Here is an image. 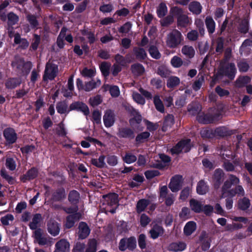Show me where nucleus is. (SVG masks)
I'll return each mask as SVG.
<instances>
[{
	"mask_svg": "<svg viewBox=\"0 0 252 252\" xmlns=\"http://www.w3.org/2000/svg\"><path fill=\"white\" fill-rule=\"evenodd\" d=\"M170 12L177 17V25L179 28H186L192 23L191 19L185 14L183 10L179 7H173Z\"/></svg>",
	"mask_w": 252,
	"mask_h": 252,
	"instance_id": "f257e3e1",
	"label": "nucleus"
},
{
	"mask_svg": "<svg viewBox=\"0 0 252 252\" xmlns=\"http://www.w3.org/2000/svg\"><path fill=\"white\" fill-rule=\"evenodd\" d=\"M104 200L101 205L102 209L106 212L114 213L118 206V195L115 193L103 195Z\"/></svg>",
	"mask_w": 252,
	"mask_h": 252,
	"instance_id": "f03ea898",
	"label": "nucleus"
},
{
	"mask_svg": "<svg viewBox=\"0 0 252 252\" xmlns=\"http://www.w3.org/2000/svg\"><path fill=\"white\" fill-rule=\"evenodd\" d=\"M32 237L34 239V242L37 243L40 246H51L53 242V239L45 234L43 230L41 228H37L33 232Z\"/></svg>",
	"mask_w": 252,
	"mask_h": 252,
	"instance_id": "7ed1b4c3",
	"label": "nucleus"
},
{
	"mask_svg": "<svg viewBox=\"0 0 252 252\" xmlns=\"http://www.w3.org/2000/svg\"><path fill=\"white\" fill-rule=\"evenodd\" d=\"M183 40L181 32L177 30H174L167 35L166 43L168 47L175 48L181 44Z\"/></svg>",
	"mask_w": 252,
	"mask_h": 252,
	"instance_id": "20e7f679",
	"label": "nucleus"
},
{
	"mask_svg": "<svg viewBox=\"0 0 252 252\" xmlns=\"http://www.w3.org/2000/svg\"><path fill=\"white\" fill-rule=\"evenodd\" d=\"M12 65L17 68L20 73L27 75L32 68V65L30 62L25 63L22 59L17 58L12 62Z\"/></svg>",
	"mask_w": 252,
	"mask_h": 252,
	"instance_id": "39448f33",
	"label": "nucleus"
},
{
	"mask_svg": "<svg viewBox=\"0 0 252 252\" xmlns=\"http://www.w3.org/2000/svg\"><path fill=\"white\" fill-rule=\"evenodd\" d=\"M191 147L190 140L187 139L179 142L175 147L171 149L172 154H178L181 152H189Z\"/></svg>",
	"mask_w": 252,
	"mask_h": 252,
	"instance_id": "423d86ee",
	"label": "nucleus"
},
{
	"mask_svg": "<svg viewBox=\"0 0 252 252\" xmlns=\"http://www.w3.org/2000/svg\"><path fill=\"white\" fill-rule=\"evenodd\" d=\"M58 72L57 65L51 63L46 64L43 79L45 81L53 80L56 76Z\"/></svg>",
	"mask_w": 252,
	"mask_h": 252,
	"instance_id": "0eeeda50",
	"label": "nucleus"
},
{
	"mask_svg": "<svg viewBox=\"0 0 252 252\" xmlns=\"http://www.w3.org/2000/svg\"><path fill=\"white\" fill-rule=\"evenodd\" d=\"M159 196L160 198L165 199V203L167 206L172 205L175 200V196L173 194L168 193V189L166 186L160 188Z\"/></svg>",
	"mask_w": 252,
	"mask_h": 252,
	"instance_id": "6e6552de",
	"label": "nucleus"
},
{
	"mask_svg": "<svg viewBox=\"0 0 252 252\" xmlns=\"http://www.w3.org/2000/svg\"><path fill=\"white\" fill-rule=\"evenodd\" d=\"M239 183V179L236 176L230 175L228 179L225 182L222 188V194L221 198L225 197V194L229 190L232 185H236Z\"/></svg>",
	"mask_w": 252,
	"mask_h": 252,
	"instance_id": "1a4fd4ad",
	"label": "nucleus"
},
{
	"mask_svg": "<svg viewBox=\"0 0 252 252\" xmlns=\"http://www.w3.org/2000/svg\"><path fill=\"white\" fill-rule=\"evenodd\" d=\"M182 184V176L176 175L171 178L168 186L172 192H177L181 188Z\"/></svg>",
	"mask_w": 252,
	"mask_h": 252,
	"instance_id": "9d476101",
	"label": "nucleus"
},
{
	"mask_svg": "<svg viewBox=\"0 0 252 252\" xmlns=\"http://www.w3.org/2000/svg\"><path fill=\"white\" fill-rule=\"evenodd\" d=\"M103 120L104 126L107 127H110L112 126L115 121V116L111 110H107L105 111Z\"/></svg>",
	"mask_w": 252,
	"mask_h": 252,
	"instance_id": "9b49d317",
	"label": "nucleus"
},
{
	"mask_svg": "<svg viewBox=\"0 0 252 252\" xmlns=\"http://www.w3.org/2000/svg\"><path fill=\"white\" fill-rule=\"evenodd\" d=\"M47 230L52 236L58 235L60 231V225L55 220H51L47 223Z\"/></svg>",
	"mask_w": 252,
	"mask_h": 252,
	"instance_id": "f8f14e48",
	"label": "nucleus"
},
{
	"mask_svg": "<svg viewBox=\"0 0 252 252\" xmlns=\"http://www.w3.org/2000/svg\"><path fill=\"white\" fill-rule=\"evenodd\" d=\"M70 250V244L65 239H61L55 245L54 252H69Z\"/></svg>",
	"mask_w": 252,
	"mask_h": 252,
	"instance_id": "ddd939ff",
	"label": "nucleus"
},
{
	"mask_svg": "<svg viewBox=\"0 0 252 252\" xmlns=\"http://www.w3.org/2000/svg\"><path fill=\"white\" fill-rule=\"evenodd\" d=\"M70 110L80 111L86 116L88 115L90 113L89 109L87 105L80 102H75L70 104Z\"/></svg>",
	"mask_w": 252,
	"mask_h": 252,
	"instance_id": "4468645a",
	"label": "nucleus"
},
{
	"mask_svg": "<svg viewBox=\"0 0 252 252\" xmlns=\"http://www.w3.org/2000/svg\"><path fill=\"white\" fill-rule=\"evenodd\" d=\"M82 215L80 213H76L73 215H69L66 218V222L65 223V227L66 228H70L72 227L75 222L78 221L81 218Z\"/></svg>",
	"mask_w": 252,
	"mask_h": 252,
	"instance_id": "2eb2a0df",
	"label": "nucleus"
},
{
	"mask_svg": "<svg viewBox=\"0 0 252 252\" xmlns=\"http://www.w3.org/2000/svg\"><path fill=\"white\" fill-rule=\"evenodd\" d=\"M78 236L79 238L83 239L87 237L90 233V229L84 222H81L78 227Z\"/></svg>",
	"mask_w": 252,
	"mask_h": 252,
	"instance_id": "dca6fc26",
	"label": "nucleus"
},
{
	"mask_svg": "<svg viewBox=\"0 0 252 252\" xmlns=\"http://www.w3.org/2000/svg\"><path fill=\"white\" fill-rule=\"evenodd\" d=\"M3 134L6 141L9 144L14 143L17 139L16 134L12 128H6L4 130Z\"/></svg>",
	"mask_w": 252,
	"mask_h": 252,
	"instance_id": "f3484780",
	"label": "nucleus"
},
{
	"mask_svg": "<svg viewBox=\"0 0 252 252\" xmlns=\"http://www.w3.org/2000/svg\"><path fill=\"white\" fill-rule=\"evenodd\" d=\"M74 90L73 75H71L67 81V89L63 90V94L65 97H70L72 95V91Z\"/></svg>",
	"mask_w": 252,
	"mask_h": 252,
	"instance_id": "a211bd4d",
	"label": "nucleus"
},
{
	"mask_svg": "<svg viewBox=\"0 0 252 252\" xmlns=\"http://www.w3.org/2000/svg\"><path fill=\"white\" fill-rule=\"evenodd\" d=\"M182 53L188 58H192L195 55V51L194 48L189 45H184L181 50Z\"/></svg>",
	"mask_w": 252,
	"mask_h": 252,
	"instance_id": "6ab92c4d",
	"label": "nucleus"
},
{
	"mask_svg": "<svg viewBox=\"0 0 252 252\" xmlns=\"http://www.w3.org/2000/svg\"><path fill=\"white\" fill-rule=\"evenodd\" d=\"M164 230L163 228L157 224L155 225L150 230V233L151 237L155 239L163 234Z\"/></svg>",
	"mask_w": 252,
	"mask_h": 252,
	"instance_id": "aec40b11",
	"label": "nucleus"
},
{
	"mask_svg": "<svg viewBox=\"0 0 252 252\" xmlns=\"http://www.w3.org/2000/svg\"><path fill=\"white\" fill-rule=\"evenodd\" d=\"M196 229V224L193 221L187 222L184 228V232L186 236L190 235Z\"/></svg>",
	"mask_w": 252,
	"mask_h": 252,
	"instance_id": "412c9836",
	"label": "nucleus"
},
{
	"mask_svg": "<svg viewBox=\"0 0 252 252\" xmlns=\"http://www.w3.org/2000/svg\"><path fill=\"white\" fill-rule=\"evenodd\" d=\"M186 244L184 242H178L172 243L168 247L169 250L173 252L182 251L186 248Z\"/></svg>",
	"mask_w": 252,
	"mask_h": 252,
	"instance_id": "4be33fe9",
	"label": "nucleus"
},
{
	"mask_svg": "<svg viewBox=\"0 0 252 252\" xmlns=\"http://www.w3.org/2000/svg\"><path fill=\"white\" fill-rule=\"evenodd\" d=\"M236 72V68L234 63H229L224 70V74L230 79H233L234 77Z\"/></svg>",
	"mask_w": 252,
	"mask_h": 252,
	"instance_id": "5701e85b",
	"label": "nucleus"
},
{
	"mask_svg": "<svg viewBox=\"0 0 252 252\" xmlns=\"http://www.w3.org/2000/svg\"><path fill=\"white\" fill-rule=\"evenodd\" d=\"M101 84V81L99 79L93 80L90 82L85 83L84 90L87 92H89L93 89L99 87Z\"/></svg>",
	"mask_w": 252,
	"mask_h": 252,
	"instance_id": "b1692460",
	"label": "nucleus"
},
{
	"mask_svg": "<svg viewBox=\"0 0 252 252\" xmlns=\"http://www.w3.org/2000/svg\"><path fill=\"white\" fill-rule=\"evenodd\" d=\"M42 216L39 214H35L32 219V221L29 224L30 228L32 230H36L37 229L38 224L42 220Z\"/></svg>",
	"mask_w": 252,
	"mask_h": 252,
	"instance_id": "393cba45",
	"label": "nucleus"
},
{
	"mask_svg": "<svg viewBox=\"0 0 252 252\" xmlns=\"http://www.w3.org/2000/svg\"><path fill=\"white\" fill-rule=\"evenodd\" d=\"M198 121L201 123L207 124L214 122L215 118L210 114H202L197 116Z\"/></svg>",
	"mask_w": 252,
	"mask_h": 252,
	"instance_id": "a878e982",
	"label": "nucleus"
},
{
	"mask_svg": "<svg viewBox=\"0 0 252 252\" xmlns=\"http://www.w3.org/2000/svg\"><path fill=\"white\" fill-rule=\"evenodd\" d=\"M196 190L198 194L203 195L208 191V187L204 181L201 180L197 184Z\"/></svg>",
	"mask_w": 252,
	"mask_h": 252,
	"instance_id": "bb28decb",
	"label": "nucleus"
},
{
	"mask_svg": "<svg viewBox=\"0 0 252 252\" xmlns=\"http://www.w3.org/2000/svg\"><path fill=\"white\" fill-rule=\"evenodd\" d=\"M189 8L193 14H199L201 12L202 7L199 2L193 1L189 4Z\"/></svg>",
	"mask_w": 252,
	"mask_h": 252,
	"instance_id": "cd10ccee",
	"label": "nucleus"
},
{
	"mask_svg": "<svg viewBox=\"0 0 252 252\" xmlns=\"http://www.w3.org/2000/svg\"><path fill=\"white\" fill-rule=\"evenodd\" d=\"M174 117L172 115H168L165 119L162 126L163 131H167L174 124Z\"/></svg>",
	"mask_w": 252,
	"mask_h": 252,
	"instance_id": "c85d7f7f",
	"label": "nucleus"
},
{
	"mask_svg": "<svg viewBox=\"0 0 252 252\" xmlns=\"http://www.w3.org/2000/svg\"><path fill=\"white\" fill-rule=\"evenodd\" d=\"M118 135L120 137L124 138H133L134 137L133 131L129 128H122L120 129Z\"/></svg>",
	"mask_w": 252,
	"mask_h": 252,
	"instance_id": "c756f323",
	"label": "nucleus"
},
{
	"mask_svg": "<svg viewBox=\"0 0 252 252\" xmlns=\"http://www.w3.org/2000/svg\"><path fill=\"white\" fill-rule=\"evenodd\" d=\"M21 83V79L19 78H10L5 83L6 88L13 89L19 85Z\"/></svg>",
	"mask_w": 252,
	"mask_h": 252,
	"instance_id": "7c9ffc66",
	"label": "nucleus"
},
{
	"mask_svg": "<svg viewBox=\"0 0 252 252\" xmlns=\"http://www.w3.org/2000/svg\"><path fill=\"white\" fill-rule=\"evenodd\" d=\"M105 157L103 155L100 156L98 159L93 158L92 159V163L99 168L104 167L105 165Z\"/></svg>",
	"mask_w": 252,
	"mask_h": 252,
	"instance_id": "2f4dec72",
	"label": "nucleus"
},
{
	"mask_svg": "<svg viewBox=\"0 0 252 252\" xmlns=\"http://www.w3.org/2000/svg\"><path fill=\"white\" fill-rule=\"evenodd\" d=\"M154 103L156 109L161 113L164 112V107L159 96L156 95L154 97Z\"/></svg>",
	"mask_w": 252,
	"mask_h": 252,
	"instance_id": "473e14b6",
	"label": "nucleus"
},
{
	"mask_svg": "<svg viewBox=\"0 0 252 252\" xmlns=\"http://www.w3.org/2000/svg\"><path fill=\"white\" fill-rule=\"evenodd\" d=\"M67 29L65 28H62L60 33L57 38V43L60 48L63 47V38L65 37Z\"/></svg>",
	"mask_w": 252,
	"mask_h": 252,
	"instance_id": "72a5a7b5",
	"label": "nucleus"
},
{
	"mask_svg": "<svg viewBox=\"0 0 252 252\" xmlns=\"http://www.w3.org/2000/svg\"><path fill=\"white\" fill-rule=\"evenodd\" d=\"M205 24L208 32L210 33H213L215 30V23L213 19L210 17H207Z\"/></svg>",
	"mask_w": 252,
	"mask_h": 252,
	"instance_id": "f704fd0d",
	"label": "nucleus"
},
{
	"mask_svg": "<svg viewBox=\"0 0 252 252\" xmlns=\"http://www.w3.org/2000/svg\"><path fill=\"white\" fill-rule=\"evenodd\" d=\"M57 110L60 114L68 113L71 110L68 109L67 104L65 102H61L57 104L56 106Z\"/></svg>",
	"mask_w": 252,
	"mask_h": 252,
	"instance_id": "c9c22d12",
	"label": "nucleus"
},
{
	"mask_svg": "<svg viewBox=\"0 0 252 252\" xmlns=\"http://www.w3.org/2000/svg\"><path fill=\"white\" fill-rule=\"evenodd\" d=\"M167 12V7L165 3L163 2L160 3L158 6L157 9V12L159 17H162L164 16Z\"/></svg>",
	"mask_w": 252,
	"mask_h": 252,
	"instance_id": "e433bc0d",
	"label": "nucleus"
},
{
	"mask_svg": "<svg viewBox=\"0 0 252 252\" xmlns=\"http://www.w3.org/2000/svg\"><path fill=\"white\" fill-rule=\"evenodd\" d=\"M190 206L192 210L196 213H199L202 211V205L198 201L195 199L190 200Z\"/></svg>",
	"mask_w": 252,
	"mask_h": 252,
	"instance_id": "4c0bfd02",
	"label": "nucleus"
},
{
	"mask_svg": "<svg viewBox=\"0 0 252 252\" xmlns=\"http://www.w3.org/2000/svg\"><path fill=\"white\" fill-rule=\"evenodd\" d=\"M180 79L176 76L169 77L167 81V86L168 88H173L179 84Z\"/></svg>",
	"mask_w": 252,
	"mask_h": 252,
	"instance_id": "58836bf2",
	"label": "nucleus"
},
{
	"mask_svg": "<svg viewBox=\"0 0 252 252\" xmlns=\"http://www.w3.org/2000/svg\"><path fill=\"white\" fill-rule=\"evenodd\" d=\"M201 110V106L197 103H192L188 106V111L192 115L197 114Z\"/></svg>",
	"mask_w": 252,
	"mask_h": 252,
	"instance_id": "ea45409f",
	"label": "nucleus"
},
{
	"mask_svg": "<svg viewBox=\"0 0 252 252\" xmlns=\"http://www.w3.org/2000/svg\"><path fill=\"white\" fill-rule=\"evenodd\" d=\"M149 201L146 199H141L137 204V211L138 213L143 211L149 205Z\"/></svg>",
	"mask_w": 252,
	"mask_h": 252,
	"instance_id": "a19ab883",
	"label": "nucleus"
},
{
	"mask_svg": "<svg viewBox=\"0 0 252 252\" xmlns=\"http://www.w3.org/2000/svg\"><path fill=\"white\" fill-rule=\"evenodd\" d=\"M79 199V194L76 190H72L70 192L68 196L69 201L72 204H76Z\"/></svg>",
	"mask_w": 252,
	"mask_h": 252,
	"instance_id": "79ce46f5",
	"label": "nucleus"
},
{
	"mask_svg": "<svg viewBox=\"0 0 252 252\" xmlns=\"http://www.w3.org/2000/svg\"><path fill=\"white\" fill-rule=\"evenodd\" d=\"M115 59L116 63L120 66H125L130 62V61L127 58H125L119 54L116 55Z\"/></svg>",
	"mask_w": 252,
	"mask_h": 252,
	"instance_id": "37998d69",
	"label": "nucleus"
},
{
	"mask_svg": "<svg viewBox=\"0 0 252 252\" xmlns=\"http://www.w3.org/2000/svg\"><path fill=\"white\" fill-rule=\"evenodd\" d=\"M132 72L136 75L142 74L144 72V68L140 64H135L131 66Z\"/></svg>",
	"mask_w": 252,
	"mask_h": 252,
	"instance_id": "c03bdc74",
	"label": "nucleus"
},
{
	"mask_svg": "<svg viewBox=\"0 0 252 252\" xmlns=\"http://www.w3.org/2000/svg\"><path fill=\"white\" fill-rule=\"evenodd\" d=\"M149 52L151 56L154 59H158L160 58L161 55L158 51V48L154 46H151L149 49Z\"/></svg>",
	"mask_w": 252,
	"mask_h": 252,
	"instance_id": "a18cd8bd",
	"label": "nucleus"
},
{
	"mask_svg": "<svg viewBox=\"0 0 252 252\" xmlns=\"http://www.w3.org/2000/svg\"><path fill=\"white\" fill-rule=\"evenodd\" d=\"M14 219V216L12 214H7L0 219L2 224L4 225H8L12 222Z\"/></svg>",
	"mask_w": 252,
	"mask_h": 252,
	"instance_id": "49530a36",
	"label": "nucleus"
},
{
	"mask_svg": "<svg viewBox=\"0 0 252 252\" xmlns=\"http://www.w3.org/2000/svg\"><path fill=\"white\" fill-rule=\"evenodd\" d=\"M110 63L106 62H102L100 65V70L103 75L107 76L109 74Z\"/></svg>",
	"mask_w": 252,
	"mask_h": 252,
	"instance_id": "de8ad7c7",
	"label": "nucleus"
},
{
	"mask_svg": "<svg viewBox=\"0 0 252 252\" xmlns=\"http://www.w3.org/2000/svg\"><path fill=\"white\" fill-rule=\"evenodd\" d=\"M251 81L250 77L248 76H244L240 77L236 82V85L238 87H242L246 84L249 83Z\"/></svg>",
	"mask_w": 252,
	"mask_h": 252,
	"instance_id": "09e8293b",
	"label": "nucleus"
},
{
	"mask_svg": "<svg viewBox=\"0 0 252 252\" xmlns=\"http://www.w3.org/2000/svg\"><path fill=\"white\" fill-rule=\"evenodd\" d=\"M223 175L222 170L221 169H217L215 171L214 178V180L216 181L215 186L218 187L219 184L220 183V180Z\"/></svg>",
	"mask_w": 252,
	"mask_h": 252,
	"instance_id": "8fccbe9b",
	"label": "nucleus"
},
{
	"mask_svg": "<svg viewBox=\"0 0 252 252\" xmlns=\"http://www.w3.org/2000/svg\"><path fill=\"white\" fill-rule=\"evenodd\" d=\"M170 62L172 65L176 68L180 67L183 64V61L182 59L177 56H174L171 59Z\"/></svg>",
	"mask_w": 252,
	"mask_h": 252,
	"instance_id": "3c124183",
	"label": "nucleus"
},
{
	"mask_svg": "<svg viewBox=\"0 0 252 252\" xmlns=\"http://www.w3.org/2000/svg\"><path fill=\"white\" fill-rule=\"evenodd\" d=\"M102 102V98L100 95H97L95 96L92 97L89 99L90 104L93 106H96L99 105Z\"/></svg>",
	"mask_w": 252,
	"mask_h": 252,
	"instance_id": "603ef678",
	"label": "nucleus"
},
{
	"mask_svg": "<svg viewBox=\"0 0 252 252\" xmlns=\"http://www.w3.org/2000/svg\"><path fill=\"white\" fill-rule=\"evenodd\" d=\"M149 132L145 131L138 134L136 137V141L139 143H142L146 140L150 136Z\"/></svg>",
	"mask_w": 252,
	"mask_h": 252,
	"instance_id": "864d4df0",
	"label": "nucleus"
},
{
	"mask_svg": "<svg viewBox=\"0 0 252 252\" xmlns=\"http://www.w3.org/2000/svg\"><path fill=\"white\" fill-rule=\"evenodd\" d=\"M96 248V241L95 239L90 240L86 252H95Z\"/></svg>",
	"mask_w": 252,
	"mask_h": 252,
	"instance_id": "5fc2aeb1",
	"label": "nucleus"
},
{
	"mask_svg": "<svg viewBox=\"0 0 252 252\" xmlns=\"http://www.w3.org/2000/svg\"><path fill=\"white\" fill-rule=\"evenodd\" d=\"M84 77H92L95 75V71L94 69L84 68L81 72Z\"/></svg>",
	"mask_w": 252,
	"mask_h": 252,
	"instance_id": "6e6d98bb",
	"label": "nucleus"
},
{
	"mask_svg": "<svg viewBox=\"0 0 252 252\" xmlns=\"http://www.w3.org/2000/svg\"><path fill=\"white\" fill-rule=\"evenodd\" d=\"M132 97L134 100L138 104L144 105L145 103L144 98L139 94L136 92L133 93Z\"/></svg>",
	"mask_w": 252,
	"mask_h": 252,
	"instance_id": "4d7b16f0",
	"label": "nucleus"
},
{
	"mask_svg": "<svg viewBox=\"0 0 252 252\" xmlns=\"http://www.w3.org/2000/svg\"><path fill=\"white\" fill-rule=\"evenodd\" d=\"M250 205V200L244 197L242 200H240L239 202V207L242 210H246L248 209Z\"/></svg>",
	"mask_w": 252,
	"mask_h": 252,
	"instance_id": "13d9d810",
	"label": "nucleus"
},
{
	"mask_svg": "<svg viewBox=\"0 0 252 252\" xmlns=\"http://www.w3.org/2000/svg\"><path fill=\"white\" fill-rule=\"evenodd\" d=\"M134 52L138 59H144L146 57V53L145 50L142 48H135Z\"/></svg>",
	"mask_w": 252,
	"mask_h": 252,
	"instance_id": "bf43d9fd",
	"label": "nucleus"
},
{
	"mask_svg": "<svg viewBox=\"0 0 252 252\" xmlns=\"http://www.w3.org/2000/svg\"><path fill=\"white\" fill-rule=\"evenodd\" d=\"M113 10V6L111 4H104L99 7V10L103 13H109Z\"/></svg>",
	"mask_w": 252,
	"mask_h": 252,
	"instance_id": "052dcab7",
	"label": "nucleus"
},
{
	"mask_svg": "<svg viewBox=\"0 0 252 252\" xmlns=\"http://www.w3.org/2000/svg\"><path fill=\"white\" fill-rule=\"evenodd\" d=\"M37 175V170L35 168H32L25 175V178L26 180H31L35 178Z\"/></svg>",
	"mask_w": 252,
	"mask_h": 252,
	"instance_id": "680f3d73",
	"label": "nucleus"
},
{
	"mask_svg": "<svg viewBox=\"0 0 252 252\" xmlns=\"http://www.w3.org/2000/svg\"><path fill=\"white\" fill-rule=\"evenodd\" d=\"M124 160L127 163H131L136 160V157L130 153L126 154L123 158Z\"/></svg>",
	"mask_w": 252,
	"mask_h": 252,
	"instance_id": "e2e57ef3",
	"label": "nucleus"
},
{
	"mask_svg": "<svg viewBox=\"0 0 252 252\" xmlns=\"http://www.w3.org/2000/svg\"><path fill=\"white\" fill-rule=\"evenodd\" d=\"M173 15H169L161 21V24L163 26H168L174 22Z\"/></svg>",
	"mask_w": 252,
	"mask_h": 252,
	"instance_id": "0e129e2a",
	"label": "nucleus"
},
{
	"mask_svg": "<svg viewBox=\"0 0 252 252\" xmlns=\"http://www.w3.org/2000/svg\"><path fill=\"white\" fill-rule=\"evenodd\" d=\"M204 81V80L203 76L199 78L196 81H195L192 86L193 90L195 91H197L200 89Z\"/></svg>",
	"mask_w": 252,
	"mask_h": 252,
	"instance_id": "69168bd1",
	"label": "nucleus"
},
{
	"mask_svg": "<svg viewBox=\"0 0 252 252\" xmlns=\"http://www.w3.org/2000/svg\"><path fill=\"white\" fill-rule=\"evenodd\" d=\"M6 166L10 170L15 169L16 164L13 159L11 158H7L6 160Z\"/></svg>",
	"mask_w": 252,
	"mask_h": 252,
	"instance_id": "338daca9",
	"label": "nucleus"
},
{
	"mask_svg": "<svg viewBox=\"0 0 252 252\" xmlns=\"http://www.w3.org/2000/svg\"><path fill=\"white\" fill-rule=\"evenodd\" d=\"M198 36V32L195 30H192L187 34V38L190 41H195Z\"/></svg>",
	"mask_w": 252,
	"mask_h": 252,
	"instance_id": "774afa93",
	"label": "nucleus"
}]
</instances>
